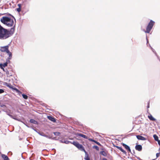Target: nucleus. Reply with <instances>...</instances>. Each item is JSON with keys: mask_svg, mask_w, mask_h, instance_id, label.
I'll return each mask as SVG.
<instances>
[{"mask_svg": "<svg viewBox=\"0 0 160 160\" xmlns=\"http://www.w3.org/2000/svg\"><path fill=\"white\" fill-rule=\"evenodd\" d=\"M122 145L123 147H124L126 149H127L128 151H129V152H131L130 148L128 146L124 143H122Z\"/></svg>", "mask_w": 160, "mask_h": 160, "instance_id": "nucleus-10", "label": "nucleus"}, {"mask_svg": "<svg viewBox=\"0 0 160 160\" xmlns=\"http://www.w3.org/2000/svg\"><path fill=\"white\" fill-rule=\"evenodd\" d=\"M4 92V91L2 89H0V93H2Z\"/></svg>", "mask_w": 160, "mask_h": 160, "instance_id": "nucleus-27", "label": "nucleus"}, {"mask_svg": "<svg viewBox=\"0 0 160 160\" xmlns=\"http://www.w3.org/2000/svg\"><path fill=\"white\" fill-rule=\"evenodd\" d=\"M10 18L7 17H3L0 19L1 22L8 26V22Z\"/></svg>", "mask_w": 160, "mask_h": 160, "instance_id": "nucleus-6", "label": "nucleus"}, {"mask_svg": "<svg viewBox=\"0 0 160 160\" xmlns=\"http://www.w3.org/2000/svg\"><path fill=\"white\" fill-rule=\"evenodd\" d=\"M85 159L86 160H90L89 157H88V155L85 157Z\"/></svg>", "mask_w": 160, "mask_h": 160, "instance_id": "nucleus-24", "label": "nucleus"}, {"mask_svg": "<svg viewBox=\"0 0 160 160\" xmlns=\"http://www.w3.org/2000/svg\"><path fill=\"white\" fill-rule=\"evenodd\" d=\"M15 27L14 25L10 30H8L4 28L0 24V39H5L12 36L14 32Z\"/></svg>", "mask_w": 160, "mask_h": 160, "instance_id": "nucleus-1", "label": "nucleus"}, {"mask_svg": "<svg viewBox=\"0 0 160 160\" xmlns=\"http://www.w3.org/2000/svg\"><path fill=\"white\" fill-rule=\"evenodd\" d=\"M95 142V143H96L98 145H99V146H101V144H100V143L99 142H98L95 141L94 140V142Z\"/></svg>", "mask_w": 160, "mask_h": 160, "instance_id": "nucleus-26", "label": "nucleus"}, {"mask_svg": "<svg viewBox=\"0 0 160 160\" xmlns=\"http://www.w3.org/2000/svg\"><path fill=\"white\" fill-rule=\"evenodd\" d=\"M100 154L104 156H106L107 155V153L104 151H101Z\"/></svg>", "mask_w": 160, "mask_h": 160, "instance_id": "nucleus-17", "label": "nucleus"}, {"mask_svg": "<svg viewBox=\"0 0 160 160\" xmlns=\"http://www.w3.org/2000/svg\"><path fill=\"white\" fill-rule=\"evenodd\" d=\"M102 160H107V159L105 158H103L102 159Z\"/></svg>", "mask_w": 160, "mask_h": 160, "instance_id": "nucleus-33", "label": "nucleus"}, {"mask_svg": "<svg viewBox=\"0 0 160 160\" xmlns=\"http://www.w3.org/2000/svg\"><path fill=\"white\" fill-rule=\"evenodd\" d=\"M135 149L138 151H141L142 149V147L140 145H136L135 147Z\"/></svg>", "mask_w": 160, "mask_h": 160, "instance_id": "nucleus-9", "label": "nucleus"}, {"mask_svg": "<svg viewBox=\"0 0 160 160\" xmlns=\"http://www.w3.org/2000/svg\"><path fill=\"white\" fill-rule=\"evenodd\" d=\"M154 23V22L152 20H151L146 27V30H144V31L146 33H150Z\"/></svg>", "mask_w": 160, "mask_h": 160, "instance_id": "nucleus-3", "label": "nucleus"}, {"mask_svg": "<svg viewBox=\"0 0 160 160\" xmlns=\"http://www.w3.org/2000/svg\"><path fill=\"white\" fill-rule=\"evenodd\" d=\"M77 135L79 136H80L83 138L87 139L88 138V137L84 134L82 133H78Z\"/></svg>", "mask_w": 160, "mask_h": 160, "instance_id": "nucleus-14", "label": "nucleus"}, {"mask_svg": "<svg viewBox=\"0 0 160 160\" xmlns=\"http://www.w3.org/2000/svg\"><path fill=\"white\" fill-rule=\"evenodd\" d=\"M116 147L120 150L123 153H124L125 154H126V152L123 149H122V148L121 147H119L118 146H116Z\"/></svg>", "mask_w": 160, "mask_h": 160, "instance_id": "nucleus-11", "label": "nucleus"}, {"mask_svg": "<svg viewBox=\"0 0 160 160\" xmlns=\"http://www.w3.org/2000/svg\"><path fill=\"white\" fill-rule=\"evenodd\" d=\"M4 85H6L9 88H11L13 90L16 91V92L18 93V94L20 95V94H22V92L20 91L19 90H18V89H17L16 88H13L12 85L10 83H8L7 82H4Z\"/></svg>", "mask_w": 160, "mask_h": 160, "instance_id": "nucleus-5", "label": "nucleus"}, {"mask_svg": "<svg viewBox=\"0 0 160 160\" xmlns=\"http://www.w3.org/2000/svg\"><path fill=\"white\" fill-rule=\"evenodd\" d=\"M71 143L76 146L79 150L84 152L85 153H87L84 147L82 145L80 144L78 142L73 141L72 142H71Z\"/></svg>", "mask_w": 160, "mask_h": 160, "instance_id": "nucleus-4", "label": "nucleus"}, {"mask_svg": "<svg viewBox=\"0 0 160 160\" xmlns=\"http://www.w3.org/2000/svg\"><path fill=\"white\" fill-rule=\"evenodd\" d=\"M93 148L95 149H96L97 150H99V148L97 146H94L93 147Z\"/></svg>", "mask_w": 160, "mask_h": 160, "instance_id": "nucleus-25", "label": "nucleus"}, {"mask_svg": "<svg viewBox=\"0 0 160 160\" xmlns=\"http://www.w3.org/2000/svg\"><path fill=\"white\" fill-rule=\"evenodd\" d=\"M149 108V102H148V105L147 106V108Z\"/></svg>", "mask_w": 160, "mask_h": 160, "instance_id": "nucleus-32", "label": "nucleus"}, {"mask_svg": "<svg viewBox=\"0 0 160 160\" xmlns=\"http://www.w3.org/2000/svg\"><path fill=\"white\" fill-rule=\"evenodd\" d=\"M54 134L56 136H59L60 134V133L58 132H53Z\"/></svg>", "mask_w": 160, "mask_h": 160, "instance_id": "nucleus-22", "label": "nucleus"}, {"mask_svg": "<svg viewBox=\"0 0 160 160\" xmlns=\"http://www.w3.org/2000/svg\"><path fill=\"white\" fill-rule=\"evenodd\" d=\"M48 118L49 120L52 121L53 122H55L56 121L55 119L52 116H48Z\"/></svg>", "mask_w": 160, "mask_h": 160, "instance_id": "nucleus-13", "label": "nucleus"}, {"mask_svg": "<svg viewBox=\"0 0 160 160\" xmlns=\"http://www.w3.org/2000/svg\"><path fill=\"white\" fill-rule=\"evenodd\" d=\"M2 157L4 159V160H9V158L8 157L4 154L2 155Z\"/></svg>", "mask_w": 160, "mask_h": 160, "instance_id": "nucleus-16", "label": "nucleus"}, {"mask_svg": "<svg viewBox=\"0 0 160 160\" xmlns=\"http://www.w3.org/2000/svg\"><path fill=\"white\" fill-rule=\"evenodd\" d=\"M4 71V72H6L5 70V69H4V68H3V67H0Z\"/></svg>", "mask_w": 160, "mask_h": 160, "instance_id": "nucleus-30", "label": "nucleus"}, {"mask_svg": "<svg viewBox=\"0 0 160 160\" xmlns=\"http://www.w3.org/2000/svg\"><path fill=\"white\" fill-rule=\"evenodd\" d=\"M153 137L156 141H158V136L156 134H154L153 136Z\"/></svg>", "mask_w": 160, "mask_h": 160, "instance_id": "nucleus-20", "label": "nucleus"}, {"mask_svg": "<svg viewBox=\"0 0 160 160\" xmlns=\"http://www.w3.org/2000/svg\"><path fill=\"white\" fill-rule=\"evenodd\" d=\"M7 65L8 62H6L5 63H4L3 64H0V67L5 68L7 66Z\"/></svg>", "mask_w": 160, "mask_h": 160, "instance_id": "nucleus-15", "label": "nucleus"}, {"mask_svg": "<svg viewBox=\"0 0 160 160\" xmlns=\"http://www.w3.org/2000/svg\"><path fill=\"white\" fill-rule=\"evenodd\" d=\"M148 118L150 120L152 121H155L156 120V119L150 114H149V115L148 116Z\"/></svg>", "mask_w": 160, "mask_h": 160, "instance_id": "nucleus-12", "label": "nucleus"}, {"mask_svg": "<svg viewBox=\"0 0 160 160\" xmlns=\"http://www.w3.org/2000/svg\"><path fill=\"white\" fill-rule=\"evenodd\" d=\"M89 141H92V142H94V140L92 139L91 138L89 139Z\"/></svg>", "mask_w": 160, "mask_h": 160, "instance_id": "nucleus-29", "label": "nucleus"}, {"mask_svg": "<svg viewBox=\"0 0 160 160\" xmlns=\"http://www.w3.org/2000/svg\"><path fill=\"white\" fill-rule=\"evenodd\" d=\"M22 95L23 98L24 99H28V96L26 95L23 94H22Z\"/></svg>", "mask_w": 160, "mask_h": 160, "instance_id": "nucleus-21", "label": "nucleus"}, {"mask_svg": "<svg viewBox=\"0 0 160 160\" xmlns=\"http://www.w3.org/2000/svg\"><path fill=\"white\" fill-rule=\"evenodd\" d=\"M6 74L8 76H12V75L9 74V71L7 70L6 71Z\"/></svg>", "mask_w": 160, "mask_h": 160, "instance_id": "nucleus-23", "label": "nucleus"}, {"mask_svg": "<svg viewBox=\"0 0 160 160\" xmlns=\"http://www.w3.org/2000/svg\"><path fill=\"white\" fill-rule=\"evenodd\" d=\"M18 6L19 7V8L17 9V10L18 12H19L21 10V4H18Z\"/></svg>", "mask_w": 160, "mask_h": 160, "instance_id": "nucleus-19", "label": "nucleus"}, {"mask_svg": "<svg viewBox=\"0 0 160 160\" xmlns=\"http://www.w3.org/2000/svg\"><path fill=\"white\" fill-rule=\"evenodd\" d=\"M136 137L138 140L142 141H145L146 140V138L140 135H137Z\"/></svg>", "mask_w": 160, "mask_h": 160, "instance_id": "nucleus-8", "label": "nucleus"}, {"mask_svg": "<svg viewBox=\"0 0 160 160\" xmlns=\"http://www.w3.org/2000/svg\"><path fill=\"white\" fill-rule=\"evenodd\" d=\"M67 142V141H66V142H65V143H68V142Z\"/></svg>", "mask_w": 160, "mask_h": 160, "instance_id": "nucleus-34", "label": "nucleus"}, {"mask_svg": "<svg viewBox=\"0 0 160 160\" xmlns=\"http://www.w3.org/2000/svg\"><path fill=\"white\" fill-rule=\"evenodd\" d=\"M30 122L31 123L35 124H36L37 123V122L33 119H31L30 120Z\"/></svg>", "mask_w": 160, "mask_h": 160, "instance_id": "nucleus-18", "label": "nucleus"}, {"mask_svg": "<svg viewBox=\"0 0 160 160\" xmlns=\"http://www.w3.org/2000/svg\"><path fill=\"white\" fill-rule=\"evenodd\" d=\"M0 51L2 52H6L9 56L8 58V61L11 59L12 57V53L9 50V45H8L3 47H1L0 48Z\"/></svg>", "mask_w": 160, "mask_h": 160, "instance_id": "nucleus-2", "label": "nucleus"}, {"mask_svg": "<svg viewBox=\"0 0 160 160\" xmlns=\"http://www.w3.org/2000/svg\"><path fill=\"white\" fill-rule=\"evenodd\" d=\"M157 141L158 142V144L160 146V140H158Z\"/></svg>", "mask_w": 160, "mask_h": 160, "instance_id": "nucleus-31", "label": "nucleus"}, {"mask_svg": "<svg viewBox=\"0 0 160 160\" xmlns=\"http://www.w3.org/2000/svg\"><path fill=\"white\" fill-rule=\"evenodd\" d=\"M8 27H11L13 26L14 22L13 20L12 19L10 18L8 22Z\"/></svg>", "mask_w": 160, "mask_h": 160, "instance_id": "nucleus-7", "label": "nucleus"}, {"mask_svg": "<svg viewBox=\"0 0 160 160\" xmlns=\"http://www.w3.org/2000/svg\"><path fill=\"white\" fill-rule=\"evenodd\" d=\"M160 155V152L157 153H156V158H158Z\"/></svg>", "mask_w": 160, "mask_h": 160, "instance_id": "nucleus-28", "label": "nucleus"}]
</instances>
